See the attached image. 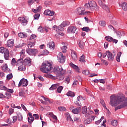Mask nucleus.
<instances>
[{
    "label": "nucleus",
    "mask_w": 127,
    "mask_h": 127,
    "mask_svg": "<svg viewBox=\"0 0 127 127\" xmlns=\"http://www.w3.org/2000/svg\"><path fill=\"white\" fill-rule=\"evenodd\" d=\"M110 105L113 107L119 105L115 107V111L121 110V109L127 107V98L126 99L124 95L116 96L113 95L110 97Z\"/></svg>",
    "instance_id": "1"
},
{
    "label": "nucleus",
    "mask_w": 127,
    "mask_h": 127,
    "mask_svg": "<svg viewBox=\"0 0 127 127\" xmlns=\"http://www.w3.org/2000/svg\"><path fill=\"white\" fill-rule=\"evenodd\" d=\"M52 65L49 63H43L40 68V71L43 73H48L52 70Z\"/></svg>",
    "instance_id": "2"
},
{
    "label": "nucleus",
    "mask_w": 127,
    "mask_h": 127,
    "mask_svg": "<svg viewBox=\"0 0 127 127\" xmlns=\"http://www.w3.org/2000/svg\"><path fill=\"white\" fill-rule=\"evenodd\" d=\"M17 65L19 66L18 67V71H25L26 66L23 64V60L22 59H19L17 61Z\"/></svg>",
    "instance_id": "3"
},
{
    "label": "nucleus",
    "mask_w": 127,
    "mask_h": 127,
    "mask_svg": "<svg viewBox=\"0 0 127 127\" xmlns=\"http://www.w3.org/2000/svg\"><path fill=\"white\" fill-rule=\"evenodd\" d=\"M102 56L103 58H105L106 56H107L109 61H113L115 58V56L110 51H107L105 53L103 54Z\"/></svg>",
    "instance_id": "4"
},
{
    "label": "nucleus",
    "mask_w": 127,
    "mask_h": 127,
    "mask_svg": "<svg viewBox=\"0 0 127 127\" xmlns=\"http://www.w3.org/2000/svg\"><path fill=\"white\" fill-rule=\"evenodd\" d=\"M58 61L59 63L63 64L65 63L66 60V57L63 55V54L62 52H60L57 56Z\"/></svg>",
    "instance_id": "5"
},
{
    "label": "nucleus",
    "mask_w": 127,
    "mask_h": 127,
    "mask_svg": "<svg viewBox=\"0 0 127 127\" xmlns=\"http://www.w3.org/2000/svg\"><path fill=\"white\" fill-rule=\"evenodd\" d=\"M26 52H27V54L30 56H35V55L37 54L38 50H37L36 49L28 48L26 50Z\"/></svg>",
    "instance_id": "6"
},
{
    "label": "nucleus",
    "mask_w": 127,
    "mask_h": 127,
    "mask_svg": "<svg viewBox=\"0 0 127 127\" xmlns=\"http://www.w3.org/2000/svg\"><path fill=\"white\" fill-rule=\"evenodd\" d=\"M79 15H84L85 14H87L88 13H90V11H86L85 12V8H83L82 7H80L76 9Z\"/></svg>",
    "instance_id": "7"
},
{
    "label": "nucleus",
    "mask_w": 127,
    "mask_h": 127,
    "mask_svg": "<svg viewBox=\"0 0 127 127\" xmlns=\"http://www.w3.org/2000/svg\"><path fill=\"white\" fill-rule=\"evenodd\" d=\"M28 85V80L27 79H25L24 78H22L20 80L18 87H20V86H22V87H27Z\"/></svg>",
    "instance_id": "8"
},
{
    "label": "nucleus",
    "mask_w": 127,
    "mask_h": 127,
    "mask_svg": "<svg viewBox=\"0 0 127 127\" xmlns=\"http://www.w3.org/2000/svg\"><path fill=\"white\" fill-rule=\"evenodd\" d=\"M77 30V27L73 26H70L68 27L67 30V33H75Z\"/></svg>",
    "instance_id": "9"
},
{
    "label": "nucleus",
    "mask_w": 127,
    "mask_h": 127,
    "mask_svg": "<svg viewBox=\"0 0 127 127\" xmlns=\"http://www.w3.org/2000/svg\"><path fill=\"white\" fill-rule=\"evenodd\" d=\"M89 4L90 5V7L91 9L92 8H93V7H94L95 8H96V10H99V6H98V5H97V3H96V2L92 0L89 1Z\"/></svg>",
    "instance_id": "10"
},
{
    "label": "nucleus",
    "mask_w": 127,
    "mask_h": 127,
    "mask_svg": "<svg viewBox=\"0 0 127 127\" xmlns=\"http://www.w3.org/2000/svg\"><path fill=\"white\" fill-rule=\"evenodd\" d=\"M18 20V21L22 22V24L24 26H25V25L27 24V20H26V19L23 17H19Z\"/></svg>",
    "instance_id": "11"
},
{
    "label": "nucleus",
    "mask_w": 127,
    "mask_h": 127,
    "mask_svg": "<svg viewBox=\"0 0 127 127\" xmlns=\"http://www.w3.org/2000/svg\"><path fill=\"white\" fill-rule=\"evenodd\" d=\"M95 118H96V116H91V118L85 120L84 121L85 125H89V124H91V123H92V121H93V120H95Z\"/></svg>",
    "instance_id": "12"
},
{
    "label": "nucleus",
    "mask_w": 127,
    "mask_h": 127,
    "mask_svg": "<svg viewBox=\"0 0 127 127\" xmlns=\"http://www.w3.org/2000/svg\"><path fill=\"white\" fill-rule=\"evenodd\" d=\"M54 13H55L54 11H51L49 9L46 10L44 11V14L45 15H49L50 16H53V15H54Z\"/></svg>",
    "instance_id": "13"
},
{
    "label": "nucleus",
    "mask_w": 127,
    "mask_h": 127,
    "mask_svg": "<svg viewBox=\"0 0 127 127\" xmlns=\"http://www.w3.org/2000/svg\"><path fill=\"white\" fill-rule=\"evenodd\" d=\"M66 121L68 122L69 124H73L74 121L72 118H71V115L69 113H66Z\"/></svg>",
    "instance_id": "14"
},
{
    "label": "nucleus",
    "mask_w": 127,
    "mask_h": 127,
    "mask_svg": "<svg viewBox=\"0 0 127 127\" xmlns=\"http://www.w3.org/2000/svg\"><path fill=\"white\" fill-rule=\"evenodd\" d=\"M13 45H14V41L13 39H11L7 41V46L8 47H12Z\"/></svg>",
    "instance_id": "15"
},
{
    "label": "nucleus",
    "mask_w": 127,
    "mask_h": 127,
    "mask_svg": "<svg viewBox=\"0 0 127 127\" xmlns=\"http://www.w3.org/2000/svg\"><path fill=\"white\" fill-rule=\"evenodd\" d=\"M69 65L73 68V69H74V70H75V71H76L77 72H78V73H80V68H79V67H78V66L74 64L73 63H71L70 64H69Z\"/></svg>",
    "instance_id": "16"
},
{
    "label": "nucleus",
    "mask_w": 127,
    "mask_h": 127,
    "mask_svg": "<svg viewBox=\"0 0 127 127\" xmlns=\"http://www.w3.org/2000/svg\"><path fill=\"white\" fill-rule=\"evenodd\" d=\"M57 71L58 72V74H64L65 73V71L63 69V68H62V66L60 65V66H58L57 68Z\"/></svg>",
    "instance_id": "17"
},
{
    "label": "nucleus",
    "mask_w": 127,
    "mask_h": 127,
    "mask_svg": "<svg viewBox=\"0 0 127 127\" xmlns=\"http://www.w3.org/2000/svg\"><path fill=\"white\" fill-rule=\"evenodd\" d=\"M80 112H81V107L75 108L72 110V113L75 114H78Z\"/></svg>",
    "instance_id": "18"
},
{
    "label": "nucleus",
    "mask_w": 127,
    "mask_h": 127,
    "mask_svg": "<svg viewBox=\"0 0 127 127\" xmlns=\"http://www.w3.org/2000/svg\"><path fill=\"white\" fill-rule=\"evenodd\" d=\"M59 86H60L59 83H57V84H53L49 88V90L50 91H54V90H56V89H57V88H58V87H59Z\"/></svg>",
    "instance_id": "19"
},
{
    "label": "nucleus",
    "mask_w": 127,
    "mask_h": 127,
    "mask_svg": "<svg viewBox=\"0 0 127 127\" xmlns=\"http://www.w3.org/2000/svg\"><path fill=\"white\" fill-rule=\"evenodd\" d=\"M24 62L27 66H30L31 65V59H30V58L25 59Z\"/></svg>",
    "instance_id": "20"
},
{
    "label": "nucleus",
    "mask_w": 127,
    "mask_h": 127,
    "mask_svg": "<svg viewBox=\"0 0 127 127\" xmlns=\"http://www.w3.org/2000/svg\"><path fill=\"white\" fill-rule=\"evenodd\" d=\"M77 101L75 102L76 105H77V106H79L80 107H81V103H80V101H83V97H80V96H78L77 97Z\"/></svg>",
    "instance_id": "21"
},
{
    "label": "nucleus",
    "mask_w": 127,
    "mask_h": 127,
    "mask_svg": "<svg viewBox=\"0 0 127 127\" xmlns=\"http://www.w3.org/2000/svg\"><path fill=\"white\" fill-rule=\"evenodd\" d=\"M78 46L81 49H84V47H85V43H84L82 41H80L78 43H77Z\"/></svg>",
    "instance_id": "22"
},
{
    "label": "nucleus",
    "mask_w": 127,
    "mask_h": 127,
    "mask_svg": "<svg viewBox=\"0 0 127 127\" xmlns=\"http://www.w3.org/2000/svg\"><path fill=\"white\" fill-rule=\"evenodd\" d=\"M48 47H49L50 49L52 50H54V42H50L48 44Z\"/></svg>",
    "instance_id": "23"
},
{
    "label": "nucleus",
    "mask_w": 127,
    "mask_h": 127,
    "mask_svg": "<svg viewBox=\"0 0 127 127\" xmlns=\"http://www.w3.org/2000/svg\"><path fill=\"white\" fill-rule=\"evenodd\" d=\"M4 58L5 60H8L9 58V51L8 50L4 53Z\"/></svg>",
    "instance_id": "24"
},
{
    "label": "nucleus",
    "mask_w": 127,
    "mask_h": 127,
    "mask_svg": "<svg viewBox=\"0 0 127 127\" xmlns=\"http://www.w3.org/2000/svg\"><path fill=\"white\" fill-rule=\"evenodd\" d=\"M71 58L73 60H77V55L76 54V53L74 51L71 52Z\"/></svg>",
    "instance_id": "25"
},
{
    "label": "nucleus",
    "mask_w": 127,
    "mask_h": 127,
    "mask_svg": "<svg viewBox=\"0 0 127 127\" xmlns=\"http://www.w3.org/2000/svg\"><path fill=\"white\" fill-rule=\"evenodd\" d=\"M18 36H19L21 38H24L27 37V34L20 32L18 34Z\"/></svg>",
    "instance_id": "26"
},
{
    "label": "nucleus",
    "mask_w": 127,
    "mask_h": 127,
    "mask_svg": "<svg viewBox=\"0 0 127 127\" xmlns=\"http://www.w3.org/2000/svg\"><path fill=\"white\" fill-rule=\"evenodd\" d=\"M122 56V53L121 52H119L117 54V56L116 57V60L117 61V62H121V56Z\"/></svg>",
    "instance_id": "27"
},
{
    "label": "nucleus",
    "mask_w": 127,
    "mask_h": 127,
    "mask_svg": "<svg viewBox=\"0 0 127 127\" xmlns=\"http://www.w3.org/2000/svg\"><path fill=\"white\" fill-rule=\"evenodd\" d=\"M0 90H6V87L3 86V82L0 81Z\"/></svg>",
    "instance_id": "28"
},
{
    "label": "nucleus",
    "mask_w": 127,
    "mask_h": 127,
    "mask_svg": "<svg viewBox=\"0 0 127 127\" xmlns=\"http://www.w3.org/2000/svg\"><path fill=\"white\" fill-rule=\"evenodd\" d=\"M8 49L4 48V47L0 48V53L4 54L6 52Z\"/></svg>",
    "instance_id": "29"
},
{
    "label": "nucleus",
    "mask_w": 127,
    "mask_h": 127,
    "mask_svg": "<svg viewBox=\"0 0 127 127\" xmlns=\"http://www.w3.org/2000/svg\"><path fill=\"white\" fill-rule=\"evenodd\" d=\"M64 73H58L57 77L59 78L60 80H64V75H63Z\"/></svg>",
    "instance_id": "30"
},
{
    "label": "nucleus",
    "mask_w": 127,
    "mask_h": 127,
    "mask_svg": "<svg viewBox=\"0 0 127 127\" xmlns=\"http://www.w3.org/2000/svg\"><path fill=\"white\" fill-rule=\"evenodd\" d=\"M122 7L123 10H127V2H124L122 4Z\"/></svg>",
    "instance_id": "31"
},
{
    "label": "nucleus",
    "mask_w": 127,
    "mask_h": 127,
    "mask_svg": "<svg viewBox=\"0 0 127 127\" xmlns=\"http://www.w3.org/2000/svg\"><path fill=\"white\" fill-rule=\"evenodd\" d=\"M66 95L68 97H74L75 96V93H74L73 92L71 91H69L67 93Z\"/></svg>",
    "instance_id": "32"
},
{
    "label": "nucleus",
    "mask_w": 127,
    "mask_h": 127,
    "mask_svg": "<svg viewBox=\"0 0 127 127\" xmlns=\"http://www.w3.org/2000/svg\"><path fill=\"white\" fill-rule=\"evenodd\" d=\"M70 24V23L68 21H64L63 22L61 25L63 26V27H65V26H68Z\"/></svg>",
    "instance_id": "33"
},
{
    "label": "nucleus",
    "mask_w": 127,
    "mask_h": 127,
    "mask_svg": "<svg viewBox=\"0 0 127 127\" xmlns=\"http://www.w3.org/2000/svg\"><path fill=\"white\" fill-rule=\"evenodd\" d=\"M105 39L106 40H107V41H108L109 42H112L113 41V37L110 36H107L105 37Z\"/></svg>",
    "instance_id": "34"
},
{
    "label": "nucleus",
    "mask_w": 127,
    "mask_h": 127,
    "mask_svg": "<svg viewBox=\"0 0 127 127\" xmlns=\"http://www.w3.org/2000/svg\"><path fill=\"white\" fill-rule=\"evenodd\" d=\"M11 64L12 65V66H15V65H17V62H16L15 59L13 58L12 59Z\"/></svg>",
    "instance_id": "35"
},
{
    "label": "nucleus",
    "mask_w": 127,
    "mask_h": 127,
    "mask_svg": "<svg viewBox=\"0 0 127 127\" xmlns=\"http://www.w3.org/2000/svg\"><path fill=\"white\" fill-rule=\"evenodd\" d=\"M28 48H31V47H33L35 45V42H30V43H28Z\"/></svg>",
    "instance_id": "36"
},
{
    "label": "nucleus",
    "mask_w": 127,
    "mask_h": 127,
    "mask_svg": "<svg viewBox=\"0 0 127 127\" xmlns=\"http://www.w3.org/2000/svg\"><path fill=\"white\" fill-rule=\"evenodd\" d=\"M17 116L19 122L22 121V115L20 113H17Z\"/></svg>",
    "instance_id": "37"
},
{
    "label": "nucleus",
    "mask_w": 127,
    "mask_h": 127,
    "mask_svg": "<svg viewBox=\"0 0 127 127\" xmlns=\"http://www.w3.org/2000/svg\"><path fill=\"white\" fill-rule=\"evenodd\" d=\"M112 126L117 127L118 126V121L117 120H113L111 122Z\"/></svg>",
    "instance_id": "38"
},
{
    "label": "nucleus",
    "mask_w": 127,
    "mask_h": 127,
    "mask_svg": "<svg viewBox=\"0 0 127 127\" xmlns=\"http://www.w3.org/2000/svg\"><path fill=\"white\" fill-rule=\"evenodd\" d=\"M4 98L8 99H10V98H11V94H9L8 92H6Z\"/></svg>",
    "instance_id": "39"
},
{
    "label": "nucleus",
    "mask_w": 127,
    "mask_h": 127,
    "mask_svg": "<svg viewBox=\"0 0 127 127\" xmlns=\"http://www.w3.org/2000/svg\"><path fill=\"white\" fill-rule=\"evenodd\" d=\"M100 26H103V27H105L106 26V22L105 21H100L99 22Z\"/></svg>",
    "instance_id": "40"
},
{
    "label": "nucleus",
    "mask_w": 127,
    "mask_h": 127,
    "mask_svg": "<svg viewBox=\"0 0 127 127\" xmlns=\"http://www.w3.org/2000/svg\"><path fill=\"white\" fill-rule=\"evenodd\" d=\"M100 104H101V105L103 106V107H104L105 109L108 110V108H107V107L105 104V101L103 100V99H100Z\"/></svg>",
    "instance_id": "41"
},
{
    "label": "nucleus",
    "mask_w": 127,
    "mask_h": 127,
    "mask_svg": "<svg viewBox=\"0 0 127 127\" xmlns=\"http://www.w3.org/2000/svg\"><path fill=\"white\" fill-rule=\"evenodd\" d=\"M7 69H8V67H7V64H5L2 67V71H3L4 72H5V71H6V70H7Z\"/></svg>",
    "instance_id": "42"
},
{
    "label": "nucleus",
    "mask_w": 127,
    "mask_h": 127,
    "mask_svg": "<svg viewBox=\"0 0 127 127\" xmlns=\"http://www.w3.org/2000/svg\"><path fill=\"white\" fill-rule=\"evenodd\" d=\"M82 31H86V32H89L90 31V28L89 27H84L82 28Z\"/></svg>",
    "instance_id": "43"
},
{
    "label": "nucleus",
    "mask_w": 127,
    "mask_h": 127,
    "mask_svg": "<svg viewBox=\"0 0 127 127\" xmlns=\"http://www.w3.org/2000/svg\"><path fill=\"white\" fill-rule=\"evenodd\" d=\"M62 25H60L58 26L57 30H58V31H64V28Z\"/></svg>",
    "instance_id": "44"
},
{
    "label": "nucleus",
    "mask_w": 127,
    "mask_h": 127,
    "mask_svg": "<svg viewBox=\"0 0 127 127\" xmlns=\"http://www.w3.org/2000/svg\"><path fill=\"white\" fill-rule=\"evenodd\" d=\"M67 47L66 46H64L62 47V51L63 53H66L67 52Z\"/></svg>",
    "instance_id": "45"
},
{
    "label": "nucleus",
    "mask_w": 127,
    "mask_h": 127,
    "mask_svg": "<svg viewBox=\"0 0 127 127\" xmlns=\"http://www.w3.org/2000/svg\"><path fill=\"white\" fill-rule=\"evenodd\" d=\"M34 121V117H30V118H28V122L30 124H31L32 122Z\"/></svg>",
    "instance_id": "46"
},
{
    "label": "nucleus",
    "mask_w": 127,
    "mask_h": 127,
    "mask_svg": "<svg viewBox=\"0 0 127 127\" xmlns=\"http://www.w3.org/2000/svg\"><path fill=\"white\" fill-rule=\"evenodd\" d=\"M58 109L60 112H65L66 111V108L64 107H60Z\"/></svg>",
    "instance_id": "47"
},
{
    "label": "nucleus",
    "mask_w": 127,
    "mask_h": 127,
    "mask_svg": "<svg viewBox=\"0 0 127 127\" xmlns=\"http://www.w3.org/2000/svg\"><path fill=\"white\" fill-rule=\"evenodd\" d=\"M84 6L85 7V8H88V9H92L91 8V6L90 5V2H89L88 3H86L84 5Z\"/></svg>",
    "instance_id": "48"
},
{
    "label": "nucleus",
    "mask_w": 127,
    "mask_h": 127,
    "mask_svg": "<svg viewBox=\"0 0 127 127\" xmlns=\"http://www.w3.org/2000/svg\"><path fill=\"white\" fill-rule=\"evenodd\" d=\"M82 113L84 114H86L87 113V107L84 106L82 109Z\"/></svg>",
    "instance_id": "49"
},
{
    "label": "nucleus",
    "mask_w": 127,
    "mask_h": 127,
    "mask_svg": "<svg viewBox=\"0 0 127 127\" xmlns=\"http://www.w3.org/2000/svg\"><path fill=\"white\" fill-rule=\"evenodd\" d=\"M62 90H63V86H59L57 91L58 92V93H61V92H62Z\"/></svg>",
    "instance_id": "50"
},
{
    "label": "nucleus",
    "mask_w": 127,
    "mask_h": 127,
    "mask_svg": "<svg viewBox=\"0 0 127 127\" xmlns=\"http://www.w3.org/2000/svg\"><path fill=\"white\" fill-rule=\"evenodd\" d=\"M4 91H7L8 93H10V94H12L13 93V89H9L6 87V89H4Z\"/></svg>",
    "instance_id": "51"
},
{
    "label": "nucleus",
    "mask_w": 127,
    "mask_h": 127,
    "mask_svg": "<svg viewBox=\"0 0 127 127\" xmlns=\"http://www.w3.org/2000/svg\"><path fill=\"white\" fill-rule=\"evenodd\" d=\"M116 33H117V36L118 38L120 39L122 37V33H121V32L117 31Z\"/></svg>",
    "instance_id": "52"
},
{
    "label": "nucleus",
    "mask_w": 127,
    "mask_h": 127,
    "mask_svg": "<svg viewBox=\"0 0 127 127\" xmlns=\"http://www.w3.org/2000/svg\"><path fill=\"white\" fill-rule=\"evenodd\" d=\"M101 7H102V8L105 10H109V7H108L107 5L103 4V5L101 6Z\"/></svg>",
    "instance_id": "53"
},
{
    "label": "nucleus",
    "mask_w": 127,
    "mask_h": 127,
    "mask_svg": "<svg viewBox=\"0 0 127 127\" xmlns=\"http://www.w3.org/2000/svg\"><path fill=\"white\" fill-rule=\"evenodd\" d=\"M65 83L66 84H69L70 83V77L69 76H67L65 78Z\"/></svg>",
    "instance_id": "54"
},
{
    "label": "nucleus",
    "mask_w": 127,
    "mask_h": 127,
    "mask_svg": "<svg viewBox=\"0 0 127 127\" xmlns=\"http://www.w3.org/2000/svg\"><path fill=\"white\" fill-rule=\"evenodd\" d=\"M12 120H13L12 123L14 124V123H15L16 121H17V116H13Z\"/></svg>",
    "instance_id": "55"
},
{
    "label": "nucleus",
    "mask_w": 127,
    "mask_h": 127,
    "mask_svg": "<svg viewBox=\"0 0 127 127\" xmlns=\"http://www.w3.org/2000/svg\"><path fill=\"white\" fill-rule=\"evenodd\" d=\"M49 115L53 118V119H54V120H57V116L54 115L53 113H50Z\"/></svg>",
    "instance_id": "56"
},
{
    "label": "nucleus",
    "mask_w": 127,
    "mask_h": 127,
    "mask_svg": "<svg viewBox=\"0 0 127 127\" xmlns=\"http://www.w3.org/2000/svg\"><path fill=\"white\" fill-rule=\"evenodd\" d=\"M79 61L80 62H85V56L84 55L81 56Z\"/></svg>",
    "instance_id": "57"
},
{
    "label": "nucleus",
    "mask_w": 127,
    "mask_h": 127,
    "mask_svg": "<svg viewBox=\"0 0 127 127\" xmlns=\"http://www.w3.org/2000/svg\"><path fill=\"white\" fill-rule=\"evenodd\" d=\"M56 31L57 32L58 34H59L60 35H61L62 36H63L64 35V33L62 31H58V30H56Z\"/></svg>",
    "instance_id": "58"
},
{
    "label": "nucleus",
    "mask_w": 127,
    "mask_h": 127,
    "mask_svg": "<svg viewBox=\"0 0 127 127\" xmlns=\"http://www.w3.org/2000/svg\"><path fill=\"white\" fill-rule=\"evenodd\" d=\"M13 76H12V74H9L8 75H7L6 76V78L7 79V80H10V79H12Z\"/></svg>",
    "instance_id": "59"
},
{
    "label": "nucleus",
    "mask_w": 127,
    "mask_h": 127,
    "mask_svg": "<svg viewBox=\"0 0 127 127\" xmlns=\"http://www.w3.org/2000/svg\"><path fill=\"white\" fill-rule=\"evenodd\" d=\"M39 16H40V14H36L34 15V18L35 19H38L39 18Z\"/></svg>",
    "instance_id": "60"
},
{
    "label": "nucleus",
    "mask_w": 127,
    "mask_h": 127,
    "mask_svg": "<svg viewBox=\"0 0 127 127\" xmlns=\"http://www.w3.org/2000/svg\"><path fill=\"white\" fill-rule=\"evenodd\" d=\"M102 63H103V64H104V65H106V66H108V65H109V63H108V62L107 61H105V60H101Z\"/></svg>",
    "instance_id": "61"
},
{
    "label": "nucleus",
    "mask_w": 127,
    "mask_h": 127,
    "mask_svg": "<svg viewBox=\"0 0 127 127\" xmlns=\"http://www.w3.org/2000/svg\"><path fill=\"white\" fill-rule=\"evenodd\" d=\"M38 30L39 32H43L44 31V28H42V26H40L38 29Z\"/></svg>",
    "instance_id": "62"
},
{
    "label": "nucleus",
    "mask_w": 127,
    "mask_h": 127,
    "mask_svg": "<svg viewBox=\"0 0 127 127\" xmlns=\"http://www.w3.org/2000/svg\"><path fill=\"white\" fill-rule=\"evenodd\" d=\"M35 38H36V35L34 34H32L30 37V40H32V39H35Z\"/></svg>",
    "instance_id": "63"
},
{
    "label": "nucleus",
    "mask_w": 127,
    "mask_h": 127,
    "mask_svg": "<svg viewBox=\"0 0 127 127\" xmlns=\"http://www.w3.org/2000/svg\"><path fill=\"white\" fill-rule=\"evenodd\" d=\"M9 115H12L13 114V109L12 108H10L8 111Z\"/></svg>",
    "instance_id": "64"
}]
</instances>
